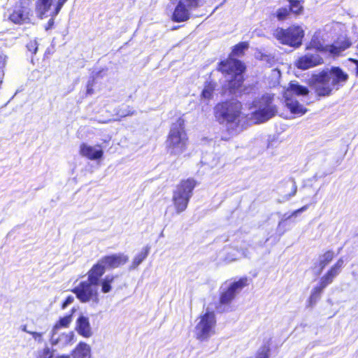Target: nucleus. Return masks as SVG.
Instances as JSON below:
<instances>
[{
  "label": "nucleus",
  "mask_w": 358,
  "mask_h": 358,
  "mask_svg": "<svg viewBox=\"0 0 358 358\" xmlns=\"http://www.w3.org/2000/svg\"><path fill=\"white\" fill-rule=\"evenodd\" d=\"M52 352L48 347H45L39 355L37 358H52Z\"/></svg>",
  "instance_id": "nucleus-39"
},
{
  "label": "nucleus",
  "mask_w": 358,
  "mask_h": 358,
  "mask_svg": "<svg viewBox=\"0 0 358 358\" xmlns=\"http://www.w3.org/2000/svg\"><path fill=\"white\" fill-rule=\"evenodd\" d=\"M234 260V259H232L231 260H229V262H233Z\"/></svg>",
  "instance_id": "nucleus-55"
},
{
  "label": "nucleus",
  "mask_w": 358,
  "mask_h": 358,
  "mask_svg": "<svg viewBox=\"0 0 358 358\" xmlns=\"http://www.w3.org/2000/svg\"><path fill=\"white\" fill-rule=\"evenodd\" d=\"M308 89L299 84L297 81H291L288 87L284 92V98L286 106L292 113L302 115L307 112L301 104L296 99V96L308 95Z\"/></svg>",
  "instance_id": "nucleus-6"
},
{
  "label": "nucleus",
  "mask_w": 358,
  "mask_h": 358,
  "mask_svg": "<svg viewBox=\"0 0 358 358\" xmlns=\"http://www.w3.org/2000/svg\"><path fill=\"white\" fill-rule=\"evenodd\" d=\"M296 191H297V186L296 185V182H293V185H292V192L287 196V199H289L292 196H294L296 193Z\"/></svg>",
  "instance_id": "nucleus-47"
},
{
  "label": "nucleus",
  "mask_w": 358,
  "mask_h": 358,
  "mask_svg": "<svg viewBox=\"0 0 358 358\" xmlns=\"http://www.w3.org/2000/svg\"><path fill=\"white\" fill-rule=\"evenodd\" d=\"M93 83L94 78L92 80H89L87 85V94H92L93 93Z\"/></svg>",
  "instance_id": "nucleus-46"
},
{
  "label": "nucleus",
  "mask_w": 358,
  "mask_h": 358,
  "mask_svg": "<svg viewBox=\"0 0 358 358\" xmlns=\"http://www.w3.org/2000/svg\"><path fill=\"white\" fill-rule=\"evenodd\" d=\"M216 321L213 312H207L201 316L194 328V334L197 339L203 341L208 340L214 334Z\"/></svg>",
  "instance_id": "nucleus-10"
},
{
  "label": "nucleus",
  "mask_w": 358,
  "mask_h": 358,
  "mask_svg": "<svg viewBox=\"0 0 358 358\" xmlns=\"http://www.w3.org/2000/svg\"><path fill=\"white\" fill-rule=\"evenodd\" d=\"M150 250V247L147 245L142 249L141 252H139L133 259L132 264L129 267V270L136 269L148 257L149 252Z\"/></svg>",
  "instance_id": "nucleus-21"
},
{
  "label": "nucleus",
  "mask_w": 358,
  "mask_h": 358,
  "mask_svg": "<svg viewBox=\"0 0 358 358\" xmlns=\"http://www.w3.org/2000/svg\"><path fill=\"white\" fill-rule=\"evenodd\" d=\"M350 46V43L348 40L343 39L341 41H337L330 45L328 48V50L334 55H338Z\"/></svg>",
  "instance_id": "nucleus-20"
},
{
  "label": "nucleus",
  "mask_w": 358,
  "mask_h": 358,
  "mask_svg": "<svg viewBox=\"0 0 358 358\" xmlns=\"http://www.w3.org/2000/svg\"><path fill=\"white\" fill-rule=\"evenodd\" d=\"M340 273V271L331 266L327 273L320 279V282L322 284V287H327L333 282L334 279L339 275Z\"/></svg>",
  "instance_id": "nucleus-22"
},
{
  "label": "nucleus",
  "mask_w": 358,
  "mask_h": 358,
  "mask_svg": "<svg viewBox=\"0 0 358 358\" xmlns=\"http://www.w3.org/2000/svg\"><path fill=\"white\" fill-rule=\"evenodd\" d=\"M189 18V8L183 1H179L173 13L172 19L175 22H185Z\"/></svg>",
  "instance_id": "nucleus-17"
},
{
  "label": "nucleus",
  "mask_w": 358,
  "mask_h": 358,
  "mask_svg": "<svg viewBox=\"0 0 358 358\" xmlns=\"http://www.w3.org/2000/svg\"><path fill=\"white\" fill-rule=\"evenodd\" d=\"M343 264H344V260L341 257L340 258L337 262L336 263L332 266L333 267H334L335 268L338 269V271H340L341 272V270L343 267Z\"/></svg>",
  "instance_id": "nucleus-45"
},
{
  "label": "nucleus",
  "mask_w": 358,
  "mask_h": 358,
  "mask_svg": "<svg viewBox=\"0 0 358 358\" xmlns=\"http://www.w3.org/2000/svg\"><path fill=\"white\" fill-rule=\"evenodd\" d=\"M324 288L325 287H323L322 284L320 282V286L316 287L313 289L309 298L310 306H313L317 303V301L320 299L321 294L322 293Z\"/></svg>",
  "instance_id": "nucleus-27"
},
{
  "label": "nucleus",
  "mask_w": 358,
  "mask_h": 358,
  "mask_svg": "<svg viewBox=\"0 0 358 358\" xmlns=\"http://www.w3.org/2000/svg\"><path fill=\"white\" fill-rule=\"evenodd\" d=\"M10 20L15 24L23 23L27 18L26 13L22 8H17L13 10L10 15Z\"/></svg>",
  "instance_id": "nucleus-24"
},
{
  "label": "nucleus",
  "mask_w": 358,
  "mask_h": 358,
  "mask_svg": "<svg viewBox=\"0 0 358 358\" xmlns=\"http://www.w3.org/2000/svg\"><path fill=\"white\" fill-rule=\"evenodd\" d=\"M323 63V59L318 52L307 53L301 57L296 62V66L299 69L306 70Z\"/></svg>",
  "instance_id": "nucleus-13"
},
{
  "label": "nucleus",
  "mask_w": 358,
  "mask_h": 358,
  "mask_svg": "<svg viewBox=\"0 0 358 358\" xmlns=\"http://www.w3.org/2000/svg\"><path fill=\"white\" fill-rule=\"evenodd\" d=\"M274 36L281 43L298 48L301 45L304 31L300 26L293 25L286 29H277Z\"/></svg>",
  "instance_id": "nucleus-8"
},
{
  "label": "nucleus",
  "mask_w": 358,
  "mask_h": 358,
  "mask_svg": "<svg viewBox=\"0 0 358 358\" xmlns=\"http://www.w3.org/2000/svg\"><path fill=\"white\" fill-rule=\"evenodd\" d=\"M57 358H70V356H67V355H62V356H59Z\"/></svg>",
  "instance_id": "nucleus-52"
},
{
  "label": "nucleus",
  "mask_w": 358,
  "mask_h": 358,
  "mask_svg": "<svg viewBox=\"0 0 358 358\" xmlns=\"http://www.w3.org/2000/svg\"><path fill=\"white\" fill-rule=\"evenodd\" d=\"M269 352L270 348L265 344L259 349L256 358H269Z\"/></svg>",
  "instance_id": "nucleus-34"
},
{
  "label": "nucleus",
  "mask_w": 358,
  "mask_h": 358,
  "mask_svg": "<svg viewBox=\"0 0 358 358\" xmlns=\"http://www.w3.org/2000/svg\"><path fill=\"white\" fill-rule=\"evenodd\" d=\"M115 276L113 275H106L104 278H100L99 285L101 286V292L106 294L112 290V282L114 281Z\"/></svg>",
  "instance_id": "nucleus-23"
},
{
  "label": "nucleus",
  "mask_w": 358,
  "mask_h": 358,
  "mask_svg": "<svg viewBox=\"0 0 358 358\" xmlns=\"http://www.w3.org/2000/svg\"><path fill=\"white\" fill-rule=\"evenodd\" d=\"M160 236H162H162H164L163 232H162V233L160 234Z\"/></svg>",
  "instance_id": "nucleus-54"
},
{
  "label": "nucleus",
  "mask_w": 358,
  "mask_h": 358,
  "mask_svg": "<svg viewBox=\"0 0 358 358\" xmlns=\"http://www.w3.org/2000/svg\"><path fill=\"white\" fill-rule=\"evenodd\" d=\"M288 216L289 215H287V214H284L282 216L280 222H278V229H280L282 227L284 222L288 220V219H286Z\"/></svg>",
  "instance_id": "nucleus-48"
},
{
  "label": "nucleus",
  "mask_w": 358,
  "mask_h": 358,
  "mask_svg": "<svg viewBox=\"0 0 358 358\" xmlns=\"http://www.w3.org/2000/svg\"><path fill=\"white\" fill-rule=\"evenodd\" d=\"M256 110L254 112V118L258 122H264L277 113V108L273 103V97L269 94H265L259 100L254 102Z\"/></svg>",
  "instance_id": "nucleus-9"
},
{
  "label": "nucleus",
  "mask_w": 358,
  "mask_h": 358,
  "mask_svg": "<svg viewBox=\"0 0 358 358\" xmlns=\"http://www.w3.org/2000/svg\"><path fill=\"white\" fill-rule=\"evenodd\" d=\"M99 273L92 268L87 272V280L82 281L76 287L72 292L76 294V297L82 302L86 303L92 301L98 303L99 301L98 287L100 282Z\"/></svg>",
  "instance_id": "nucleus-4"
},
{
  "label": "nucleus",
  "mask_w": 358,
  "mask_h": 358,
  "mask_svg": "<svg viewBox=\"0 0 358 358\" xmlns=\"http://www.w3.org/2000/svg\"><path fill=\"white\" fill-rule=\"evenodd\" d=\"M348 75L339 67H331L314 74L310 78V84L318 96H329L334 90H338L348 80Z\"/></svg>",
  "instance_id": "nucleus-1"
},
{
  "label": "nucleus",
  "mask_w": 358,
  "mask_h": 358,
  "mask_svg": "<svg viewBox=\"0 0 358 358\" xmlns=\"http://www.w3.org/2000/svg\"><path fill=\"white\" fill-rule=\"evenodd\" d=\"M215 88V83L213 82H206L202 91L201 96L204 99H210L213 97V94Z\"/></svg>",
  "instance_id": "nucleus-28"
},
{
  "label": "nucleus",
  "mask_w": 358,
  "mask_h": 358,
  "mask_svg": "<svg viewBox=\"0 0 358 358\" xmlns=\"http://www.w3.org/2000/svg\"><path fill=\"white\" fill-rule=\"evenodd\" d=\"M54 0H38L36 3V11L40 18L47 17L52 12Z\"/></svg>",
  "instance_id": "nucleus-18"
},
{
  "label": "nucleus",
  "mask_w": 358,
  "mask_h": 358,
  "mask_svg": "<svg viewBox=\"0 0 358 358\" xmlns=\"http://www.w3.org/2000/svg\"><path fill=\"white\" fill-rule=\"evenodd\" d=\"M57 334H53V331H51L50 336V343L52 346L58 345L59 348H64L68 345H71L74 343L75 334L73 331H70L67 334H62L58 336H56Z\"/></svg>",
  "instance_id": "nucleus-14"
},
{
  "label": "nucleus",
  "mask_w": 358,
  "mask_h": 358,
  "mask_svg": "<svg viewBox=\"0 0 358 358\" xmlns=\"http://www.w3.org/2000/svg\"><path fill=\"white\" fill-rule=\"evenodd\" d=\"M187 138L184 129V120L178 119L171 127L166 141V147L171 155L182 153L187 147Z\"/></svg>",
  "instance_id": "nucleus-5"
},
{
  "label": "nucleus",
  "mask_w": 358,
  "mask_h": 358,
  "mask_svg": "<svg viewBox=\"0 0 358 358\" xmlns=\"http://www.w3.org/2000/svg\"><path fill=\"white\" fill-rule=\"evenodd\" d=\"M29 334L32 335L33 338L37 341L38 343H41L43 341L42 338V333H38L34 331L29 332Z\"/></svg>",
  "instance_id": "nucleus-44"
},
{
  "label": "nucleus",
  "mask_w": 358,
  "mask_h": 358,
  "mask_svg": "<svg viewBox=\"0 0 358 358\" xmlns=\"http://www.w3.org/2000/svg\"><path fill=\"white\" fill-rule=\"evenodd\" d=\"M308 205H305L303 207L294 210L291 215H289L286 219H290L292 217H296L299 214L305 212L308 208Z\"/></svg>",
  "instance_id": "nucleus-41"
},
{
  "label": "nucleus",
  "mask_w": 358,
  "mask_h": 358,
  "mask_svg": "<svg viewBox=\"0 0 358 358\" xmlns=\"http://www.w3.org/2000/svg\"><path fill=\"white\" fill-rule=\"evenodd\" d=\"M349 61L355 65L356 75L358 76V59H350Z\"/></svg>",
  "instance_id": "nucleus-49"
},
{
  "label": "nucleus",
  "mask_w": 358,
  "mask_h": 358,
  "mask_svg": "<svg viewBox=\"0 0 358 358\" xmlns=\"http://www.w3.org/2000/svg\"><path fill=\"white\" fill-rule=\"evenodd\" d=\"M7 61V56L0 50V84L2 82V78L4 75L3 69L6 66Z\"/></svg>",
  "instance_id": "nucleus-33"
},
{
  "label": "nucleus",
  "mask_w": 358,
  "mask_h": 358,
  "mask_svg": "<svg viewBox=\"0 0 358 358\" xmlns=\"http://www.w3.org/2000/svg\"><path fill=\"white\" fill-rule=\"evenodd\" d=\"M244 69L243 64L238 59L229 58L220 63L219 70L226 74L227 83L223 86L224 94L228 91L229 94H236L239 92L243 82Z\"/></svg>",
  "instance_id": "nucleus-3"
},
{
  "label": "nucleus",
  "mask_w": 358,
  "mask_h": 358,
  "mask_svg": "<svg viewBox=\"0 0 358 358\" xmlns=\"http://www.w3.org/2000/svg\"><path fill=\"white\" fill-rule=\"evenodd\" d=\"M308 49H315V52H324L326 50L323 45L320 41L319 38L316 36L313 37L310 42L309 46L308 47Z\"/></svg>",
  "instance_id": "nucleus-29"
},
{
  "label": "nucleus",
  "mask_w": 358,
  "mask_h": 358,
  "mask_svg": "<svg viewBox=\"0 0 358 358\" xmlns=\"http://www.w3.org/2000/svg\"><path fill=\"white\" fill-rule=\"evenodd\" d=\"M68 0H57L54 6L52 15H57L62 8Z\"/></svg>",
  "instance_id": "nucleus-36"
},
{
  "label": "nucleus",
  "mask_w": 358,
  "mask_h": 358,
  "mask_svg": "<svg viewBox=\"0 0 358 358\" xmlns=\"http://www.w3.org/2000/svg\"><path fill=\"white\" fill-rule=\"evenodd\" d=\"M52 12H51L50 15H48V17H50V18L49 19L47 24L45 26V29L46 31H48L51 29L53 28V26H54V24H55V17L57 16V15H52Z\"/></svg>",
  "instance_id": "nucleus-42"
},
{
  "label": "nucleus",
  "mask_w": 358,
  "mask_h": 358,
  "mask_svg": "<svg viewBox=\"0 0 358 358\" xmlns=\"http://www.w3.org/2000/svg\"><path fill=\"white\" fill-rule=\"evenodd\" d=\"M80 154L89 159L96 160L102 157L103 152L100 145L92 147L86 143H82L80 146Z\"/></svg>",
  "instance_id": "nucleus-15"
},
{
  "label": "nucleus",
  "mask_w": 358,
  "mask_h": 358,
  "mask_svg": "<svg viewBox=\"0 0 358 358\" xmlns=\"http://www.w3.org/2000/svg\"><path fill=\"white\" fill-rule=\"evenodd\" d=\"M241 108V103L236 100L220 103L214 108L215 117L220 123L225 124L229 130H232L231 133L239 132L242 130Z\"/></svg>",
  "instance_id": "nucleus-2"
},
{
  "label": "nucleus",
  "mask_w": 358,
  "mask_h": 358,
  "mask_svg": "<svg viewBox=\"0 0 358 358\" xmlns=\"http://www.w3.org/2000/svg\"><path fill=\"white\" fill-rule=\"evenodd\" d=\"M289 2V8L292 13L296 15L301 13L303 10V6L300 4L299 0H288Z\"/></svg>",
  "instance_id": "nucleus-30"
},
{
  "label": "nucleus",
  "mask_w": 358,
  "mask_h": 358,
  "mask_svg": "<svg viewBox=\"0 0 358 358\" xmlns=\"http://www.w3.org/2000/svg\"><path fill=\"white\" fill-rule=\"evenodd\" d=\"M248 285V278H242L236 282L231 283L227 289L220 296V303L222 304L229 303L244 287Z\"/></svg>",
  "instance_id": "nucleus-12"
},
{
  "label": "nucleus",
  "mask_w": 358,
  "mask_h": 358,
  "mask_svg": "<svg viewBox=\"0 0 358 358\" xmlns=\"http://www.w3.org/2000/svg\"><path fill=\"white\" fill-rule=\"evenodd\" d=\"M27 48L29 52L36 54L38 50L37 41L36 40L30 41L27 43Z\"/></svg>",
  "instance_id": "nucleus-40"
},
{
  "label": "nucleus",
  "mask_w": 358,
  "mask_h": 358,
  "mask_svg": "<svg viewBox=\"0 0 358 358\" xmlns=\"http://www.w3.org/2000/svg\"><path fill=\"white\" fill-rule=\"evenodd\" d=\"M245 257H248V255L245 253H243Z\"/></svg>",
  "instance_id": "nucleus-53"
},
{
  "label": "nucleus",
  "mask_w": 358,
  "mask_h": 358,
  "mask_svg": "<svg viewBox=\"0 0 358 358\" xmlns=\"http://www.w3.org/2000/svg\"><path fill=\"white\" fill-rule=\"evenodd\" d=\"M22 330L23 331H24V332L28 333V334H29V332H30L29 331H28V330H27V326H26V325H23V326H22Z\"/></svg>",
  "instance_id": "nucleus-51"
},
{
  "label": "nucleus",
  "mask_w": 358,
  "mask_h": 358,
  "mask_svg": "<svg viewBox=\"0 0 358 358\" xmlns=\"http://www.w3.org/2000/svg\"><path fill=\"white\" fill-rule=\"evenodd\" d=\"M73 301L74 297L73 296H69L62 303V308L65 309L68 306L71 304L73 302Z\"/></svg>",
  "instance_id": "nucleus-43"
},
{
  "label": "nucleus",
  "mask_w": 358,
  "mask_h": 358,
  "mask_svg": "<svg viewBox=\"0 0 358 358\" xmlns=\"http://www.w3.org/2000/svg\"><path fill=\"white\" fill-rule=\"evenodd\" d=\"M68 0H57L54 6L52 15H57L62 8Z\"/></svg>",
  "instance_id": "nucleus-38"
},
{
  "label": "nucleus",
  "mask_w": 358,
  "mask_h": 358,
  "mask_svg": "<svg viewBox=\"0 0 358 358\" xmlns=\"http://www.w3.org/2000/svg\"><path fill=\"white\" fill-rule=\"evenodd\" d=\"M76 329L80 335L85 338H90L92 335L89 318L84 315H80L77 319Z\"/></svg>",
  "instance_id": "nucleus-16"
},
{
  "label": "nucleus",
  "mask_w": 358,
  "mask_h": 358,
  "mask_svg": "<svg viewBox=\"0 0 358 358\" xmlns=\"http://www.w3.org/2000/svg\"><path fill=\"white\" fill-rule=\"evenodd\" d=\"M207 156H205L203 157V161L205 164H209L210 166H213L214 165H215L217 164V161L213 164H209L208 162H207Z\"/></svg>",
  "instance_id": "nucleus-50"
},
{
  "label": "nucleus",
  "mask_w": 358,
  "mask_h": 358,
  "mask_svg": "<svg viewBox=\"0 0 358 358\" xmlns=\"http://www.w3.org/2000/svg\"><path fill=\"white\" fill-rule=\"evenodd\" d=\"M248 48V44L245 42H242L234 46L232 54L236 56H241L243 52Z\"/></svg>",
  "instance_id": "nucleus-31"
},
{
  "label": "nucleus",
  "mask_w": 358,
  "mask_h": 358,
  "mask_svg": "<svg viewBox=\"0 0 358 358\" xmlns=\"http://www.w3.org/2000/svg\"><path fill=\"white\" fill-rule=\"evenodd\" d=\"M71 355L73 358H91V348L87 343L80 342Z\"/></svg>",
  "instance_id": "nucleus-19"
},
{
  "label": "nucleus",
  "mask_w": 358,
  "mask_h": 358,
  "mask_svg": "<svg viewBox=\"0 0 358 358\" xmlns=\"http://www.w3.org/2000/svg\"><path fill=\"white\" fill-rule=\"evenodd\" d=\"M128 259V256L122 253L105 256L100 259L91 268L99 273L100 277H102L106 269L115 268L123 265Z\"/></svg>",
  "instance_id": "nucleus-11"
},
{
  "label": "nucleus",
  "mask_w": 358,
  "mask_h": 358,
  "mask_svg": "<svg viewBox=\"0 0 358 358\" xmlns=\"http://www.w3.org/2000/svg\"><path fill=\"white\" fill-rule=\"evenodd\" d=\"M72 320V316L66 315L59 319V320L54 325L51 331L54 334H57L58 330L61 327H68Z\"/></svg>",
  "instance_id": "nucleus-26"
},
{
  "label": "nucleus",
  "mask_w": 358,
  "mask_h": 358,
  "mask_svg": "<svg viewBox=\"0 0 358 358\" xmlns=\"http://www.w3.org/2000/svg\"><path fill=\"white\" fill-rule=\"evenodd\" d=\"M292 12L289 8H280L277 10L276 16L279 20H285L289 13Z\"/></svg>",
  "instance_id": "nucleus-35"
},
{
  "label": "nucleus",
  "mask_w": 358,
  "mask_h": 358,
  "mask_svg": "<svg viewBox=\"0 0 358 358\" xmlns=\"http://www.w3.org/2000/svg\"><path fill=\"white\" fill-rule=\"evenodd\" d=\"M197 182L192 178L181 180L173 193L172 201L178 214L185 211Z\"/></svg>",
  "instance_id": "nucleus-7"
},
{
  "label": "nucleus",
  "mask_w": 358,
  "mask_h": 358,
  "mask_svg": "<svg viewBox=\"0 0 358 358\" xmlns=\"http://www.w3.org/2000/svg\"><path fill=\"white\" fill-rule=\"evenodd\" d=\"M334 257V253L332 250H328L319 257L320 270L318 274H320L325 266L332 261Z\"/></svg>",
  "instance_id": "nucleus-25"
},
{
  "label": "nucleus",
  "mask_w": 358,
  "mask_h": 358,
  "mask_svg": "<svg viewBox=\"0 0 358 358\" xmlns=\"http://www.w3.org/2000/svg\"><path fill=\"white\" fill-rule=\"evenodd\" d=\"M357 48H358V43H357Z\"/></svg>",
  "instance_id": "nucleus-56"
},
{
  "label": "nucleus",
  "mask_w": 358,
  "mask_h": 358,
  "mask_svg": "<svg viewBox=\"0 0 358 358\" xmlns=\"http://www.w3.org/2000/svg\"><path fill=\"white\" fill-rule=\"evenodd\" d=\"M68 0H57L54 6L52 15H57L62 8Z\"/></svg>",
  "instance_id": "nucleus-37"
},
{
  "label": "nucleus",
  "mask_w": 358,
  "mask_h": 358,
  "mask_svg": "<svg viewBox=\"0 0 358 358\" xmlns=\"http://www.w3.org/2000/svg\"><path fill=\"white\" fill-rule=\"evenodd\" d=\"M135 114L136 111L132 110L129 106H127L125 108H119L116 110V115L121 117L131 116Z\"/></svg>",
  "instance_id": "nucleus-32"
}]
</instances>
